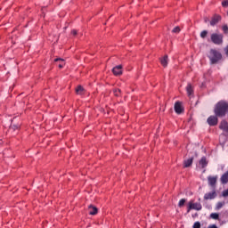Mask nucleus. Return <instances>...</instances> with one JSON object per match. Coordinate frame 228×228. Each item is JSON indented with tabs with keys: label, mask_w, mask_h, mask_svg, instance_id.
Wrapping results in <instances>:
<instances>
[{
	"label": "nucleus",
	"mask_w": 228,
	"mask_h": 228,
	"mask_svg": "<svg viewBox=\"0 0 228 228\" xmlns=\"http://www.w3.org/2000/svg\"><path fill=\"white\" fill-rule=\"evenodd\" d=\"M215 113L216 117H225V114L228 113V103L226 102H219L215 108Z\"/></svg>",
	"instance_id": "nucleus-1"
},
{
	"label": "nucleus",
	"mask_w": 228,
	"mask_h": 228,
	"mask_svg": "<svg viewBox=\"0 0 228 228\" xmlns=\"http://www.w3.org/2000/svg\"><path fill=\"white\" fill-rule=\"evenodd\" d=\"M208 58L210 60V63H213V64L218 63V61L222 60V53H220V52L215 49H211L208 53Z\"/></svg>",
	"instance_id": "nucleus-2"
},
{
	"label": "nucleus",
	"mask_w": 228,
	"mask_h": 228,
	"mask_svg": "<svg viewBox=\"0 0 228 228\" xmlns=\"http://www.w3.org/2000/svg\"><path fill=\"white\" fill-rule=\"evenodd\" d=\"M210 38L216 45H222V44H224V36L222 34L214 33L211 35Z\"/></svg>",
	"instance_id": "nucleus-3"
},
{
	"label": "nucleus",
	"mask_w": 228,
	"mask_h": 228,
	"mask_svg": "<svg viewBox=\"0 0 228 228\" xmlns=\"http://www.w3.org/2000/svg\"><path fill=\"white\" fill-rule=\"evenodd\" d=\"M175 111L177 113V115H181L183 111H184V109L183 108V104L180 102H176L175 103Z\"/></svg>",
	"instance_id": "nucleus-4"
},
{
	"label": "nucleus",
	"mask_w": 228,
	"mask_h": 228,
	"mask_svg": "<svg viewBox=\"0 0 228 228\" xmlns=\"http://www.w3.org/2000/svg\"><path fill=\"white\" fill-rule=\"evenodd\" d=\"M208 126H216L218 124V118L210 116L207 120Z\"/></svg>",
	"instance_id": "nucleus-5"
},
{
	"label": "nucleus",
	"mask_w": 228,
	"mask_h": 228,
	"mask_svg": "<svg viewBox=\"0 0 228 228\" xmlns=\"http://www.w3.org/2000/svg\"><path fill=\"white\" fill-rule=\"evenodd\" d=\"M190 209H196V211H200L202 209V205L200 203H193V201L189 202Z\"/></svg>",
	"instance_id": "nucleus-6"
},
{
	"label": "nucleus",
	"mask_w": 228,
	"mask_h": 228,
	"mask_svg": "<svg viewBox=\"0 0 228 228\" xmlns=\"http://www.w3.org/2000/svg\"><path fill=\"white\" fill-rule=\"evenodd\" d=\"M114 76H121L122 74V65H118L112 69Z\"/></svg>",
	"instance_id": "nucleus-7"
},
{
	"label": "nucleus",
	"mask_w": 228,
	"mask_h": 228,
	"mask_svg": "<svg viewBox=\"0 0 228 228\" xmlns=\"http://www.w3.org/2000/svg\"><path fill=\"white\" fill-rule=\"evenodd\" d=\"M216 197V192L215 191L206 193L204 195L205 200H211L215 199Z\"/></svg>",
	"instance_id": "nucleus-8"
},
{
	"label": "nucleus",
	"mask_w": 228,
	"mask_h": 228,
	"mask_svg": "<svg viewBox=\"0 0 228 228\" xmlns=\"http://www.w3.org/2000/svg\"><path fill=\"white\" fill-rule=\"evenodd\" d=\"M217 179H218V176H208V184L212 187H215V185L216 184Z\"/></svg>",
	"instance_id": "nucleus-9"
},
{
	"label": "nucleus",
	"mask_w": 228,
	"mask_h": 228,
	"mask_svg": "<svg viewBox=\"0 0 228 228\" xmlns=\"http://www.w3.org/2000/svg\"><path fill=\"white\" fill-rule=\"evenodd\" d=\"M220 129L224 131V133H228V123L225 120H223L220 124Z\"/></svg>",
	"instance_id": "nucleus-10"
},
{
	"label": "nucleus",
	"mask_w": 228,
	"mask_h": 228,
	"mask_svg": "<svg viewBox=\"0 0 228 228\" xmlns=\"http://www.w3.org/2000/svg\"><path fill=\"white\" fill-rule=\"evenodd\" d=\"M221 19H222V17L216 15V16H215V17L211 20L210 24H211L212 26H215V25L218 24V22H220Z\"/></svg>",
	"instance_id": "nucleus-11"
},
{
	"label": "nucleus",
	"mask_w": 228,
	"mask_h": 228,
	"mask_svg": "<svg viewBox=\"0 0 228 228\" xmlns=\"http://www.w3.org/2000/svg\"><path fill=\"white\" fill-rule=\"evenodd\" d=\"M160 63L163 67H167L168 65V55H165L162 59H160Z\"/></svg>",
	"instance_id": "nucleus-12"
},
{
	"label": "nucleus",
	"mask_w": 228,
	"mask_h": 228,
	"mask_svg": "<svg viewBox=\"0 0 228 228\" xmlns=\"http://www.w3.org/2000/svg\"><path fill=\"white\" fill-rule=\"evenodd\" d=\"M222 184H227L228 183V171L221 176Z\"/></svg>",
	"instance_id": "nucleus-13"
},
{
	"label": "nucleus",
	"mask_w": 228,
	"mask_h": 228,
	"mask_svg": "<svg viewBox=\"0 0 228 228\" xmlns=\"http://www.w3.org/2000/svg\"><path fill=\"white\" fill-rule=\"evenodd\" d=\"M88 211H89V215H97V208L92 205L88 207Z\"/></svg>",
	"instance_id": "nucleus-14"
},
{
	"label": "nucleus",
	"mask_w": 228,
	"mask_h": 228,
	"mask_svg": "<svg viewBox=\"0 0 228 228\" xmlns=\"http://www.w3.org/2000/svg\"><path fill=\"white\" fill-rule=\"evenodd\" d=\"M192 163H193V157L184 160V167H185V168H188V167H191Z\"/></svg>",
	"instance_id": "nucleus-15"
},
{
	"label": "nucleus",
	"mask_w": 228,
	"mask_h": 228,
	"mask_svg": "<svg viewBox=\"0 0 228 228\" xmlns=\"http://www.w3.org/2000/svg\"><path fill=\"white\" fill-rule=\"evenodd\" d=\"M200 167H202V168H205V167H208V159H206V157H203L200 160Z\"/></svg>",
	"instance_id": "nucleus-16"
},
{
	"label": "nucleus",
	"mask_w": 228,
	"mask_h": 228,
	"mask_svg": "<svg viewBox=\"0 0 228 228\" xmlns=\"http://www.w3.org/2000/svg\"><path fill=\"white\" fill-rule=\"evenodd\" d=\"M225 206V201H219L216 205V211H219V209H222Z\"/></svg>",
	"instance_id": "nucleus-17"
},
{
	"label": "nucleus",
	"mask_w": 228,
	"mask_h": 228,
	"mask_svg": "<svg viewBox=\"0 0 228 228\" xmlns=\"http://www.w3.org/2000/svg\"><path fill=\"white\" fill-rule=\"evenodd\" d=\"M76 92L78 95H83V94L85 93V88H83V86H78L76 89Z\"/></svg>",
	"instance_id": "nucleus-18"
},
{
	"label": "nucleus",
	"mask_w": 228,
	"mask_h": 228,
	"mask_svg": "<svg viewBox=\"0 0 228 228\" xmlns=\"http://www.w3.org/2000/svg\"><path fill=\"white\" fill-rule=\"evenodd\" d=\"M186 92L188 95H191L193 94V86H191V84H188L186 87Z\"/></svg>",
	"instance_id": "nucleus-19"
},
{
	"label": "nucleus",
	"mask_w": 228,
	"mask_h": 228,
	"mask_svg": "<svg viewBox=\"0 0 228 228\" xmlns=\"http://www.w3.org/2000/svg\"><path fill=\"white\" fill-rule=\"evenodd\" d=\"M54 61H61L59 64V69H63V66L65 65V61L63 59H55Z\"/></svg>",
	"instance_id": "nucleus-20"
},
{
	"label": "nucleus",
	"mask_w": 228,
	"mask_h": 228,
	"mask_svg": "<svg viewBox=\"0 0 228 228\" xmlns=\"http://www.w3.org/2000/svg\"><path fill=\"white\" fill-rule=\"evenodd\" d=\"M219 216H220L217 213H212L210 215V218H212L213 220H218Z\"/></svg>",
	"instance_id": "nucleus-21"
},
{
	"label": "nucleus",
	"mask_w": 228,
	"mask_h": 228,
	"mask_svg": "<svg viewBox=\"0 0 228 228\" xmlns=\"http://www.w3.org/2000/svg\"><path fill=\"white\" fill-rule=\"evenodd\" d=\"M185 202H186V200H184V199L180 200V201L178 203L179 208H183V206H184Z\"/></svg>",
	"instance_id": "nucleus-22"
},
{
	"label": "nucleus",
	"mask_w": 228,
	"mask_h": 228,
	"mask_svg": "<svg viewBox=\"0 0 228 228\" xmlns=\"http://www.w3.org/2000/svg\"><path fill=\"white\" fill-rule=\"evenodd\" d=\"M200 37H201V38H206V37H208V31L207 30H203L200 33Z\"/></svg>",
	"instance_id": "nucleus-23"
},
{
	"label": "nucleus",
	"mask_w": 228,
	"mask_h": 228,
	"mask_svg": "<svg viewBox=\"0 0 228 228\" xmlns=\"http://www.w3.org/2000/svg\"><path fill=\"white\" fill-rule=\"evenodd\" d=\"M222 6H224V8H227L228 6V0H224L222 2Z\"/></svg>",
	"instance_id": "nucleus-24"
},
{
	"label": "nucleus",
	"mask_w": 228,
	"mask_h": 228,
	"mask_svg": "<svg viewBox=\"0 0 228 228\" xmlns=\"http://www.w3.org/2000/svg\"><path fill=\"white\" fill-rule=\"evenodd\" d=\"M181 31V28L179 27H175L173 28V33H179Z\"/></svg>",
	"instance_id": "nucleus-25"
},
{
	"label": "nucleus",
	"mask_w": 228,
	"mask_h": 228,
	"mask_svg": "<svg viewBox=\"0 0 228 228\" xmlns=\"http://www.w3.org/2000/svg\"><path fill=\"white\" fill-rule=\"evenodd\" d=\"M114 94L116 95V97H118V95H120V90L119 89L114 90Z\"/></svg>",
	"instance_id": "nucleus-26"
},
{
	"label": "nucleus",
	"mask_w": 228,
	"mask_h": 228,
	"mask_svg": "<svg viewBox=\"0 0 228 228\" xmlns=\"http://www.w3.org/2000/svg\"><path fill=\"white\" fill-rule=\"evenodd\" d=\"M193 228H200V222L194 223Z\"/></svg>",
	"instance_id": "nucleus-27"
},
{
	"label": "nucleus",
	"mask_w": 228,
	"mask_h": 228,
	"mask_svg": "<svg viewBox=\"0 0 228 228\" xmlns=\"http://www.w3.org/2000/svg\"><path fill=\"white\" fill-rule=\"evenodd\" d=\"M223 31H224V33H228V27H227V25H224L223 26Z\"/></svg>",
	"instance_id": "nucleus-28"
},
{
	"label": "nucleus",
	"mask_w": 228,
	"mask_h": 228,
	"mask_svg": "<svg viewBox=\"0 0 228 228\" xmlns=\"http://www.w3.org/2000/svg\"><path fill=\"white\" fill-rule=\"evenodd\" d=\"M223 197H228V189L223 191Z\"/></svg>",
	"instance_id": "nucleus-29"
},
{
	"label": "nucleus",
	"mask_w": 228,
	"mask_h": 228,
	"mask_svg": "<svg viewBox=\"0 0 228 228\" xmlns=\"http://www.w3.org/2000/svg\"><path fill=\"white\" fill-rule=\"evenodd\" d=\"M71 35H73L74 37H76V35H77V30L73 29V30L71 31Z\"/></svg>",
	"instance_id": "nucleus-30"
},
{
	"label": "nucleus",
	"mask_w": 228,
	"mask_h": 228,
	"mask_svg": "<svg viewBox=\"0 0 228 228\" xmlns=\"http://www.w3.org/2000/svg\"><path fill=\"white\" fill-rule=\"evenodd\" d=\"M224 52H225L226 56H228V45L225 47Z\"/></svg>",
	"instance_id": "nucleus-31"
},
{
	"label": "nucleus",
	"mask_w": 228,
	"mask_h": 228,
	"mask_svg": "<svg viewBox=\"0 0 228 228\" xmlns=\"http://www.w3.org/2000/svg\"><path fill=\"white\" fill-rule=\"evenodd\" d=\"M208 228H218V227L216 226V224H212V225L208 226Z\"/></svg>",
	"instance_id": "nucleus-32"
},
{
	"label": "nucleus",
	"mask_w": 228,
	"mask_h": 228,
	"mask_svg": "<svg viewBox=\"0 0 228 228\" xmlns=\"http://www.w3.org/2000/svg\"><path fill=\"white\" fill-rule=\"evenodd\" d=\"M191 209H193V208H190V203H189V205H188V209H187V213H190V211H191Z\"/></svg>",
	"instance_id": "nucleus-33"
},
{
	"label": "nucleus",
	"mask_w": 228,
	"mask_h": 228,
	"mask_svg": "<svg viewBox=\"0 0 228 228\" xmlns=\"http://www.w3.org/2000/svg\"><path fill=\"white\" fill-rule=\"evenodd\" d=\"M12 129H19V126H12Z\"/></svg>",
	"instance_id": "nucleus-34"
}]
</instances>
